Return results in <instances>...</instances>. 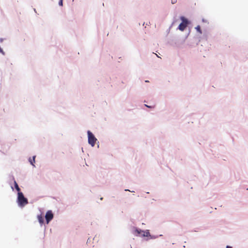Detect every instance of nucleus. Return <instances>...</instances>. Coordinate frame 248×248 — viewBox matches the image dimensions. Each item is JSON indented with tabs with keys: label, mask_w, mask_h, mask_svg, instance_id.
I'll list each match as a JSON object with an SVG mask.
<instances>
[{
	"label": "nucleus",
	"mask_w": 248,
	"mask_h": 248,
	"mask_svg": "<svg viewBox=\"0 0 248 248\" xmlns=\"http://www.w3.org/2000/svg\"><path fill=\"white\" fill-rule=\"evenodd\" d=\"M14 186H15V188L16 189V190L18 192H20V188L18 186V184H17V183L16 182V181H14Z\"/></svg>",
	"instance_id": "9"
},
{
	"label": "nucleus",
	"mask_w": 248,
	"mask_h": 248,
	"mask_svg": "<svg viewBox=\"0 0 248 248\" xmlns=\"http://www.w3.org/2000/svg\"><path fill=\"white\" fill-rule=\"evenodd\" d=\"M59 5L60 6H62V0H59Z\"/></svg>",
	"instance_id": "11"
},
{
	"label": "nucleus",
	"mask_w": 248,
	"mask_h": 248,
	"mask_svg": "<svg viewBox=\"0 0 248 248\" xmlns=\"http://www.w3.org/2000/svg\"><path fill=\"white\" fill-rule=\"evenodd\" d=\"M0 42H1L3 41V39H2V38H1V39H0Z\"/></svg>",
	"instance_id": "15"
},
{
	"label": "nucleus",
	"mask_w": 248,
	"mask_h": 248,
	"mask_svg": "<svg viewBox=\"0 0 248 248\" xmlns=\"http://www.w3.org/2000/svg\"><path fill=\"white\" fill-rule=\"evenodd\" d=\"M35 156H33L32 158H30L29 159V161L30 162L31 164L32 165L33 167H35V165L34 164V163H35Z\"/></svg>",
	"instance_id": "8"
},
{
	"label": "nucleus",
	"mask_w": 248,
	"mask_h": 248,
	"mask_svg": "<svg viewBox=\"0 0 248 248\" xmlns=\"http://www.w3.org/2000/svg\"><path fill=\"white\" fill-rule=\"evenodd\" d=\"M140 237H147V238L146 239L147 241L149 239H155L158 238L157 235H151L149 230H142V232L141 233Z\"/></svg>",
	"instance_id": "4"
},
{
	"label": "nucleus",
	"mask_w": 248,
	"mask_h": 248,
	"mask_svg": "<svg viewBox=\"0 0 248 248\" xmlns=\"http://www.w3.org/2000/svg\"><path fill=\"white\" fill-rule=\"evenodd\" d=\"M88 143L92 146L94 147L97 139L90 130L87 131Z\"/></svg>",
	"instance_id": "2"
},
{
	"label": "nucleus",
	"mask_w": 248,
	"mask_h": 248,
	"mask_svg": "<svg viewBox=\"0 0 248 248\" xmlns=\"http://www.w3.org/2000/svg\"><path fill=\"white\" fill-rule=\"evenodd\" d=\"M54 217L53 214L51 210H48L46 212L45 215V218L47 224H48L49 222L53 219Z\"/></svg>",
	"instance_id": "6"
},
{
	"label": "nucleus",
	"mask_w": 248,
	"mask_h": 248,
	"mask_svg": "<svg viewBox=\"0 0 248 248\" xmlns=\"http://www.w3.org/2000/svg\"><path fill=\"white\" fill-rule=\"evenodd\" d=\"M226 248H232V247H231V246H227L226 247Z\"/></svg>",
	"instance_id": "13"
},
{
	"label": "nucleus",
	"mask_w": 248,
	"mask_h": 248,
	"mask_svg": "<svg viewBox=\"0 0 248 248\" xmlns=\"http://www.w3.org/2000/svg\"><path fill=\"white\" fill-rule=\"evenodd\" d=\"M177 0H171V3L172 4H174L176 2Z\"/></svg>",
	"instance_id": "12"
},
{
	"label": "nucleus",
	"mask_w": 248,
	"mask_h": 248,
	"mask_svg": "<svg viewBox=\"0 0 248 248\" xmlns=\"http://www.w3.org/2000/svg\"><path fill=\"white\" fill-rule=\"evenodd\" d=\"M131 232L135 236L140 237L141 233L142 230L134 226H132L130 228Z\"/></svg>",
	"instance_id": "5"
},
{
	"label": "nucleus",
	"mask_w": 248,
	"mask_h": 248,
	"mask_svg": "<svg viewBox=\"0 0 248 248\" xmlns=\"http://www.w3.org/2000/svg\"><path fill=\"white\" fill-rule=\"evenodd\" d=\"M195 29L200 34L202 33V31L201 29V27L199 25H198L197 27H195Z\"/></svg>",
	"instance_id": "10"
},
{
	"label": "nucleus",
	"mask_w": 248,
	"mask_h": 248,
	"mask_svg": "<svg viewBox=\"0 0 248 248\" xmlns=\"http://www.w3.org/2000/svg\"><path fill=\"white\" fill-rule=\"evenodd\" d=\"M11 188L13 189V190L14 189V188H13V186H11Z\"/></svg>",
	"instance_id": "16"
},
{
	"label": "nucleus",
	"mask_w": 248,
	"mask_h": 248,
	"mask_svg": "<svg viewBox=\"0 0 248 248\" xmlns=\"http://www.w3.org/2000/svg\"><path fill=\"white\" fill-rule=\"evenodd\" d=\"M145 106H146L147 107H148V108H151V107H150V106H148V105H145Z\"/></svg>",
	"instance_id": "14"
},
{
	"label": "nucleus",
	"mask_w": 248,
	"mask_h": 248,
	"mask_svg": "<svg viewBox=\"0 0 248 248\" xmlns=\"http://www.w3.org/2000/svg\"><path fill=\"white\" fill-rule=\"evenodd\" d=\"M37 218L40 225L42 226L44 222L43 217L41 215H40L37 216Z\"/></svg>",
	"instance_id": "7"
},
{
	"label": "nucleus",
	"mask_w": 248,
	"mask_h": 248,
	"mask_svg": "<svg viewBox=\"0 0 248 248\" xmlns=\"http://www.w3.org/2000/svg\"><path fill=\"white\" fill-rule=\"evenodd\" d=\"M180 18L182 22L179 25L178 29L181 31H183L189 24V21L183 16H180Z\"/></svg>",
	"instance_id": "3"
},
{
	"label": "nucleus",
	"mask_w": 248,
	"mask_h": 248,
	"mask_svg": "<svg viewBox=\"0 0 248 248\" xmlns=\"http://www.w3.org/2000/svg\"><path fill=\"white\" fill-rule=\"evenodd\" d=\"M16 202L19 207L23 208L28 203V201L22 192H19L17 193Z\"/></svg>",
	"instance_id": "1"
}]
</instances>
